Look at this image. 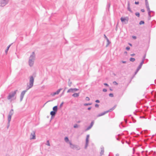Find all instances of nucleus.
Segmentation results:
<instances>
[{
  "label": "nucleus",
  "instance_id": "obj_1",
  "mask_svg": "<svg viewBox=\"0 0 156 156\" xmlns=\"http://www.w3.org/2000/svg\"><path fill=\"white\" fill-rule=\"evenodd\" d=\"M35 58V55L34 52H33L29 58V64L30 67H31L33 65Z\"/></svg>",
  "mask_w": 156,
  "mask_h": 156
},
{
  "label": "nucleus",
  "instance_id": "obj_2",
  "mask_svg": "<svg viewBox=\"0 0 156 156\" xmlns=\"http://www.w3.org/2000/svg\"><path fill=\"white\" fill-rule=\"evenodd\" d=\"M34 81V79L32 76H30V77L29 84L27 86V90H29L33 86Z\"/></svg>",
  "mask_w": 156,
  "mask_h": 156
},
{
  "label": "nucleus",
  "instance_id": "obj_3",
  "mask_svg": "<svg viewBox=\"0 0 156 156\" xmlns=\"http://www.w3.org/2000/svg\"><path fill=\"white\" fill-rule=\"evenodd\" d=\"M17 90H15L13 92H11V93H9V95L7 97V98L8 100H10L11 99V98L13 97L16 94V92L17 91Z\"/></svg>",
  "mask_w": 156,
  "mask_h": 156
},
{
  "label": "nucleus",
  "instance_id": "obj_4",
  "mask_svg": "<svg viewBox=\"0 0 156 156\" xmlns=\"http://www.w3.org/2000/svg\"><path fill=\"white\" fill-rule=\"evenodd\" d=\"M9 0H0V6L3 7L8 3Z\"/></svg>",
  "mask_w": 156,
  "mask_h": 156
},
{
  "label": "nucleus",
  "instance_id": "obj_5",
  "mask_svg": "<svg viewBox=\"0 0 156 156\" xmlns=\"http://www.w3.org/2000/svg\"><path fill=\"white\" fill-rule=\"evenodd\" d=\"M28 90H27V87L26 90H23L22 92L20 95V101H21L23 99V98L24 97V95L27 92Z\"/></svg>",
  "mask_w": 156,
  "mask_h": 156
},
{
  "label": "nucleus",
  "instance_id": "obj_6",
  "mask_svg": "<svg viewBox=\"0 0 156 156\" xmlns=\"http://www.w3.org/2000/svg\"><path fill=\"white\" fill-rule=\"evenodd\" d=\"M69 144L70 145V147L72 149H74V148H76L78 150H79L80 149L78 146L73 144L71 142H69Z\"/></svg>",
  "mask_w": 156,
  "mask_h": 156
},
{
  "label": "nucleus",
  "instance_id": "obj_7",
  "mask_svg": "<svg viewBox=\"0 0 156 156\" xmlns=\"http://www.w3.org/2000/svg\"><path fill=\"white\" fill-rule=\"evenodd\" d=\"M145 5L146 8L147 9V11H148V13L149 14V13H151V12H154L153 11H150L149 3L147 0H146V1H145Z\"/></svg>",
  "mask_w": 156,
  "mask_h": 156
},
{
  "label": "nucleus",
  "instance_id": "obj_8",
  "mask_svg": "<svg viewBox=\"0 0 156 156\" xmlns=\"http://www.w3.org/2000/svg\"><path fill=\"white\" fill-rule=\"evenodd\" d=\"M120 20L122 22L124 23L125 24H126L128 21L129 18L127 17L126 18L121 17Z\"/></svg>",
  "mask_w": 156,
  "mask_h": 156
},
{
  "label": "nucleus",
  "instance_id": "obj_9",
  "mask_svg": "<svg viewBox=\"0 0 156 156\" xmlns=\"http://www.w3.org/2000/svg\"><path fill=\"white\" fill-rule=\"evenodd\" d=\"M79 90L78 89L76 88H70L67 91V93H69L70 92H74L77 91Z\"/></svg>",
  "mask_w": 156,
  "mask_h": 156
},
{
  "label": "nucleus",
  "instance_id": "obj_10",
  "mask_svg": "<svg viewBox=\"0 0 156 156\" xmlns=\"http://www.w3.org/2000/svg\"><path fill=\"white\" fill-rule=\"evenodd\" d=\"M30 138L31 140L35 139V132L33 131L30 135Z\"/></svg>",
  "mask_w": 156,
  "mask_h": 156
},
{
  "label": "nucleus",
  "instance_id": "obj_11",
  "mask_svg": "<svg viewBox=\"0 0 156 156\" xmlns=\"http://www.w3.org/2000/svg\"><path fill=\"white\" fill-rule=\"evenodd\" d=\"M101 152H100V156H101L103 154H104V148L103 146H101Z\"/></svg>",
  "mask_w": 156,
  "mask_h": 156
},
{
  "label": "nucleus",
  "instance_id": "obj_12",
  "mask_svg": "<svg viewBox=\"0 0 156 156\" xmlns=\"http://www.w3.org/2000/svg\"><path fill=\"white\" fill-rule=\"evenodd\" d=\"M12 116L8 115V127L10 125V122L11 121V119Z\"/></svg>",
  "mask_w": 156,
  "mask_h": 156
},
{
  "label": "nucleus",
  "instance_id": "obj_13",
  "mask_svg": "<svg viewBox=\"0 0 156 156\" xmlns=\"http://www.w3.org/2000/svg\"><path fill=\"white\" fill-rule=\"evenodd\" d=\"M127 10L128 11H129L131 12H132V11L131 10V9L130 7V3H129V1L128 2V3H127Z\"/></svg>",
  "mask_w": 156,
  "mask_h": 156
},
{
  "label": "nucleus",
  "instance_id": "obj_14",
  "mask_svg": "<svg viewBox=\"0 0 156 156\" xmlns=\"http://www.w3.org/2000/svg\"><path fill=\"white\" fill-rule=\"evenodd\" d=\"M108 113V112L107 111H105L103 112H102L100 114H99L97 116L98 117H100V116H102V115H105V114H106V113Z\"/></svg>",
  "mask_w": 156,
  "mask_h": 156
},
{
  "label": "nucleus",
  "instance_id": "obj_15",
  "mask_svg": "<svg viewBox=\"0 0 156 156\" xmlns=\"http://www.w3.org/2000/svg\"><path fill=\"white\" fill-rule=\"evenodd\" d=\"M57 112H55L54 111H52L50 112V115L51 116V117H54L55 115Z\"/></svg>",
  "mask_w": 156,
  "mask_h": 156
},
{
  "label": "nucleus",
  "instance_id": "obj_16",
  "mask_svg": "<svg viewBox=\"0 0 156 156\" xmlns=\"http://www.w3.org/2000/svg\"><path fill=\"white\" fill-rule=\"evenodd\" d=\"M79 95V93H74L72 96L74 97H78Z\"/></svg>",
  "mask_w": 156,
  "mask_h": 156
},
{
  "label": "nucleus",
  "instance_id": "obj_17",
  "mask_svg": "<svg viewBox=\"0 0 156 156\" xmlns=\"http://www.w3.org/2000/svg\"><path fill=\"white\" fill-rule=\"evenodd\" d=\"M53 111H54L56 112H57L58 110V106H55L53 108Z\"/></svg>",
  "mask_w": 156,
  "mask_h": 156
},
{
  "label": "nucleus",
  "instance_id": "obj_18",
  "mask_svg": "<svg viewBox=\"0 0 156 156\" xmlns=\"http://www.w3.org/2000/svg\"><path fill=\"white\" fill-rule=\"evenodd\" d=\"M13 109H11L9 112V115L12 116L13 114Z\"/></svg>",
  "mask_w": 156,
  "mask_h": 156
},
{
  "label": "nucleus",
  "instance_id": "obj_19",
  "mask_svg": "<svg viewBox=\"0 0 156 156\" xmlns=\"http://www.w3.org/2000/svg\"><path fill=\"white\" fill-rule=\"evenodd\" d=\"M110 4L108 2L107 5V6L106 7V9H108L109 10V8H110Z\"/></svg>",
  "mask_w": 156,
  "mask_h": 156
},
{
  "label": "nucleus",
  "instance_id": "obj_20",
  "mask_svg": "<svg viewBox=\"0 0 156 156\" xmlns=\"http://www.w3.org/2000/svg\"><path fill=\"white\" fill-rule=\"evenodd\" d=\"M62 88H60L58 90H57L56 92H55V94H59L60 91H61V90H62Z\"/></svg>",
  "mask_w": 156,
  "mask_h": 156
},
{
  "label": "nucleus",
  "instance_id": "obj_21",
  "mask_svg": "<svg viewBox=\"0 0 156 156\" xmlns=\"http://www.w3.org/2000/svg\"><path fill=\"white\" fill-rule=\"evenodd\" d=\"M64 140L67 143H69V138L67 137H66L65 138Z\"/></svg>",
  "mask_w": 156,
  "mask_h": 156
},
{
  "label": "nucleus",
  "instance_id": "obj_22",
  "mask_svg": "<svg viewBox=\"0 0 156 156\" xmlns=\"http://www.w3.org/2000/svg\"><path fill=\"white\" fill-rule=\"evenodd\" d=\"M10 46H11V45L10 44V45H9L7 47V48L5 50V53L6 54H7V52L8 51L9 48V47H10Z\"/></svg>",
  "mask_w": 156,
  "mask_h": 156
},
{
  "label": "nucleus",
  "instance_id": "obj_23",
  "mask_svg": "<svg viewBox=\"0 0 156 156\" xmlns=\"http://www.w3.org/2000/svg\"><path fill=\"white\" fill-rule=\"evenodd\" d=\"M148 16H149L148 17V20H150L151 19V17L152 16H154V15H151V13H149H149H148Z\"/></svg>",
  "mask_w": 156,
  "mask_h": 156
},
{
  "label": "nucleus",
  "instance_id": "obj_24",
  "mask_svg": "<svg viewBox=\"0 0 156 156\" xmlns=\"http://www.w3.org/2000/svg\"><path fill=\"white\" fill-rule=\"evenodd\" d=\"M89 135H87V137L86 138V141L87 142H87H89Z\"/></svg>",
  "mask_w": 156,
  "mask_h": 156
},
{
  "label": "nucleus",
  "instance_id": "obj_25",
  "mask_svg": "<svg viewBox=\"0 0 156 156\" xmlns=\"http://www.w3.org/2000/svg\"><path fill=\"white\" fill-rule=\"evenodd\" d=\"M91 127L89 126H88L87 128L85 129V131H87L89 130L91 128Z\"/></svg>",
  "mask_w": 156,
  "mask_h": 156
},
{
  "label": "nucleus",
  "instance_id": "obj_26",
  "mask_svg": "<svg viewBox=\"0 0 156 156\" xmlns=\"http://www.w3.org/2000/svg\"><path fill=\"white\" fill-rule=\"evenodd\" d=\"M107 40V45H106V46H107L110 44L111 42L109 41L108 39L107 40Z\"/></svg>",
  "mask_w": 156,
  "mask_h": 156
},
{
  "label": "nucleus",
  "instance_id": "obj_27",
  "mask_svg": "<svg viewBox=\"0 0 156 156\" xmlns=\"http://www.w3.org/2000/svg\"><path fill=\"white\" fill-rule=\"evenodd\" d=\"M135 15L137 17H140V13L137 12H136L135 13Z\"/></svg>",
  "mask_w": 156,
  "mask_h": 156
},
{
  "label": "nucleus",
  "instance_id": "obj_28",
  "mask_svg": "<svg viewBox=\"0 0 156 156\" xmlns=\"http://www.w3.org/2000/svg\"><path fill=\"white\" fill-rule=\"evenodd\" d=\"M129 60L131 62H133L135 61V59L134 58H130Z\"/></svg>",
  "mask_w": 156,
  "mask_h": 156
},
{
  "label": "nucleus",
  "instance_id": "obj_29",
  "mask_svg": "<svg viewBox=\"0 0 156 156\" xmlns=\"http://www.w3.org/2000/svg\"><path fill=\"white\" fill-rule=\"evenodd\" d=\"M142 66L141 65H139L137 68V70H139L141 68Z\"/></svg>",
  "mask_w": 156,
  "mask_h": 156
},
{
  "label": "nucleus",
  "instance_id": "obj_30",
  "mask_svg": "<svg viewBox=\"0 0 156 156\" xmlns=\"http://www.w3.org/2000/svg\"><path fill=\"white\" fill-rule=\"evenodd\" d=\"M88 142H87H87L86 141V144H85V149H86L87 148V147L88 146Z\"/></svg>",
  "mask_w": 156,
  "mask_h": 156
},
{
  "label": "nucleus",
  "instance_id": "obj_31",
  "mask_svg": "<svg viewBox=\"0 0 156 156\" xmlns=\"http://www.w3.org/2000/svg\"><path fill=\"white\" fill-rule=\"evenodd\" d=\"M144 23V21H141L139 23L140 25H142Z\"/></svg>",
  "mask_w": 156,
  "mask_h": 156
},
{
  "label": "nucleus",
  "instance_id": "obj_32",
  "mask_svg": "<svg viewBox=\"0 0 156 156\" xmlns=\"http://www.w3.org/2000/svg\"><path fill=\"white\" fill-rule=\"evenodd\" d=\"M94 121H92L91 122L90 125V126L91 127H92L94 124Z\"/></svg>",
  "mask_w": 156,
  "mask_h": 156
},
{
  "label": "nucleus",
  "instance_id": "obj_33",
  "mask_svg": "<svg viewBox=\"0 0 156 156\" xmlns=\"http://www.w3.org/2000/svg\"><path fill=\"white\" fill-rule=\"evenodd\" d=\"M94 121H92L91 122L90 125V126L91 127H92L94 124Z\"/></svg>",
  "mask_w": 156,
  "mask_h": 156
},
{
  "label": "nucleus",
  "instance_id": "obj_34",
  "mask_svg": "<svg viewBox=\"0 0 156 156\" xmlns=\"http://www.w3.org/2000/svg\"><path fill=\"white\" fill-rule=\"evenodd\" d=\"M92 104V103H85L84 104V106H88Z\"/></svg>",
  "mask_w": 156,
  "mask_h": 156
},
{
  "label": "nucleus",
  "instance_id": "obj_35",
  "mask_svg": "<svg viewBox=\"0 0 156 156\" xmlns=\"http://www.w3.org/2000/svg\"><path fill=\"white\" fill-rule=\"evenodd\" d=\"M109 96L110 97H113L114 96L113 94L112 93L109 94Z\"/></svg>",
  "mask_w": 156,
  "mask_h": 156
},
{
  "label": "nucleus",
  "instance_id": "obj_36",
  "mask_svg": "<svg viewBox=\"0 0 156 156\" xmlns=\"http://www.w3.org/2000/svg\"><path fill=\"white\" fill-rule=\"evenodd\" d=\"M46 144L48 146H50V143H49V140H47V142H46Z\"/></svg>",
  "mask_w": 156,
  "mask_h": 156
},
{
  "label": "nucleus",
  "instance_id": "obj_37",
  "mask_svg": "<svg viewBox=\"0 0 156 156\" xmlns=\"http://www.w3.org/2000/svg\"><path fill=\"white\" fill-rule=\"evenodd\" d=\"M144 60H142V61L141 62H140V65H141L142 66L143 64L144 63Z\"/></svg>",
  "mask_w": 156,
  "mask_h": 156
},
{
  "label": "nucleus",
  "instance_id": "obj_38",
  "mask_svg": "<svg viewBox=\"0 0 156 156\" xmlns=\"http://www.w3.org/2000/svg\"><path fill=\"white\" fill-rule=\"evenodd\" d=\"M113 110H114L112 108H110V109H109V110H107V111H108V112H111Z\"/></svg>",
  "mask_w": 156,
  "mask_h": 156
},
{
  "label": "nucleus",
  "instance_id": "obj_39",
  "mask_svg": "<svg viewBox=\"0 0 156 156\" xmlns=\"http://www.w3.org/2000/svg\"><path fill=\"white\" fill-rule=\"evenodd\" d=\"M73 127L74 128H77L78 127V125L77 124H75L74 125Z\"/></svg>",
  "mask_w": 156,
  "mask_h": 156
},
{
  "label": "nucleus",
  "instance_id": "obj_40",
  "mask_svg": "<svg viewBox=\"0 0 156 156\" xmlns=\"http://www.w3.org/2000/svg\"><path fill=\"white\" fill-rule=\"evenodd\" d=\"M146 54H145L144 55V56L143 57V58L142 59V60H144H144L145 59V58H146Z\"/></svg>",
  "mask_w": 156,
  "mask_h": 156
},
{
  "label": "nucleus",
  "instance_id": "obj_41",
  "mask_svg": "<svg viewBox=\"0 0 156 156\" xmlns=\"http://www.w3.org/2000/svg\"><path fill=\"white\" fill-rule=\"evenodd\" d=\"M55 95H56V94L55 92L51 94V95H52V96H54Z\"/></svg>",
  "mask_w": 156,
  "mask_h": 156
},
{
  "label": "nucleus",
  "instance_id": "obj_42",
  "mask_svg": "<svg viewBox=\"0 0 156 156\" xmlns=\"http://www.w3.org/2000/svg\"><path fill=\"white\" fill-rule=\"evenodd\" d=\"M130 49V47L129 46H127L126 48V49L127 50H129Z\"/></svg>",
  "mask_w": 156,
  "mask_h": 156
},
{
  "label": "nucleus",
  "instance_id": "obj_43",
  "mask_svg": "<svg viewBox=\"0 0 156 156\" xmlns=\"http://www.w3.org/2000/svg\"><path fill=\"white\" fill-rule=\"evenodd\" d=\"M86 100L87 101H89L90 100V98L88 97H87L86 98Z\"/></svg>",
  "mask_w": 156,
  "mask_h": 156
},
{
  "label": "nucleus",
  "instance_id": "obj_44",
  "mask_svg": "<svg viewBox=\"0 0 156 156\" xmlns=\"http://www.w3.org/2000/svg\"><path fill=\"white\" fill-rule=\"evenodd\" d=\"M95 106L96 108H98L99 107V105L98 104H95Z\"/></svg>",
  "mask_w": 156,
  "mask_h": 156
},
{
  "label": "nucleus",
  "instance_id": "obj_45",
  "mask_svg": "<svg viewBox=\"0 0 156 156\" xmlns=\"http://www.w3.org/2000/svg\"><path fill=\"white\" fill-rule=\"evenodd\" d=\"M113 83L115 84V85H117L118 84V83H117V82L116 81H114L113 82Z\"/></svg>",
  "mask_w": 156,
  "mask_h": 156
},
{
  "label": "nucleus",
  "instance_id": "obj_46",
  "mask_svg": "<svg viewBox=\"0 0 156 156\" xmlns=\"http://www.w3.org/2000/svg\"><path fill=\"white\" fill-rule=\"evenodd\" d=\"M103 91L104 92H106L107 91V90L106 89L104 88L103 89Z\"/></svg>",
  "mask_w": 156,
  "mask_h": 156
},
{
  "label": "nucleus",
  "instance_id": "obj_47",
  "mask_svg": "<svg viewBox=\"0 0 156 156\" xmlns=\"http://www.w3.org/2000/svg\"><path fill=\"white\" fill-rule=\"evenodd\" d=\"M104 37L105 39H106V40H107L108 38L106 37V36L105 35V34L104 35Z\"/></svg>",
  "mask_w": 156,
  "mask_h": 156
},
{
  "label": "nucleus",
  "instance_id": "obj_48",
  "mask_svg": "<svg viewBox=\"0 0 156 156\" xmlns=\"http://www.w3.org/2000/svg\"><path fill=\"white\" fill-rule=\"evenodd\" d=\"M95 102L96 103H99L100 101L98 100H97L95 101Z\"/></svg>",
  "mask_w": 156,
  "mask_h": 156
},
{
  "label": "nucleus",
  "instance_id": "obj_49",
  "mask_svg": "<svg viewBox=\"0 0 156 156\" xmlns=\"http://www.w3.org/2000/svg\"><path fill=\"white\" fill-rule=\"evenodd\" d=\"M135 4L136 5H138L139 4V2H135Z\"/></svg>",
  "mask_w": 156,
  "mask_h": 156
},
{
  "label": "nucleus",
  "instance_id": "obj_50",
  "mask_svg": "<svg viewBox=\"0 0 156 156\" xmlns=\"http://www.w3.org/2000/svg\"><path fill=\"white\" fill-rule=\"evenodd\" d=\"M104 84L105 85V86H107V87H108V84L107 83H104Z\"/></svg>",
  "mask_w": 156,
  "mask_h": 156
},
{
  "label": "nucleus",
  "instance_id": "obj_51",
  "mask_svg": "<svg viewBox=\"0 0 156 156\" xmlns=\"http://www.w3.org/2000/svg\"><path fill=\"white\" fill-rule=\"evenodd\" d=\"M141 11L142 12H144L145 11V10L144 9H141Z\"/></svg>",
  "mask_w": 156,
  "mask_h": 156
},
{
  "label": "nucleus",
  "instance_id": "obj_52",
  "mask_svg": "<svg viewBox=\"0 0 156 156\" xmlns=\"http://www.w3.org/2000/svg\"><path fill=\"white\" fill-rule=\"evenodd\" d=\"M116 105H115L112 108L113 109V110H114L115 108H116Z\"/></svg>",
  "mask_w": 156,
  "mask_h": 156
},
{
  "label": "nucleus",
  "instance_id": "obj_53",
  "mask_svg": "<svg viewBox=\"0 0 156 156\" xmlns=\"http://www.w3.org/2000/svg\"><path fill=\"white\" fill-rule=\"evenodd\" d=\"M139 70H137V69H136L135 73V74H136L138 72V71H139Z\"/></svg>",
  "mask_w": 156,
  "mask_h": 156
},
{
  "label": "nucleus",
  "instance_id": "obj_54",
  "mask_svg": "<svg viewBox=\"0 0 156 156\" xmlns=\"http://www.w3.org/2000/svg\"><path fill=\"white\" fill-rule=\"evenodd\" d=\"M122 62L123 63H126V61H122Z\"/></svg>",
  "mask_w": 156,
  "mask_h": 156
},
{
  "label": "nucleus",
  "instance_id": "obj_55",
  "mask_svg": "<svg viewBox=\"0 0 156 156\" xmlns=\"http://www.w3.org/2000/svg\"><path fill=\"white\" fill-rule=\"evenodd\" d=\"M63 102H62L61 104L60 105V107H61L63 105Z\"/></svg>",
  "mask_w": 156,
  "mask_h": 156
},
{
  "label": "nucleus",
  "instance_id": "obj_56",
  "mask_svg": "<svg viewBox=\"0 0 156 156\" xmlns=\"http://www.w3.org/2000/svg\"><path fill=\"white\" fill-rule=\"evenodd\" d=\"M133 38H134L135 39H136V37L135 36H133Z\"/></svg>",
  "mask_w": 156,
  "mask_h": 156
},
{
  "label": "nucleus",
  "instance_id": "obj_57",
  "mask_svg": "<svg viewBox=\"0 0 156 156\" xmlns=\"http://www.w3.org/2000/svg\"><path fill=\"white\" fill-rule=\"evenodd\" d=\"M91 107H88V108H87V109L88 110H90L91 109Z\"/></svg>",
  "mask_w": 156,
  "mask_h": 156
},
{
  "label": "nucleus",
  "instance_id": "obj_58",
  "mask_svg": "<svg viewBox=\"0 0 156 156\" xmlns=\"http://www.w3.org/2000/svg\"><path fill=\"white\" fill-rule=\"evenodd\" d=\"M116 138V139L117 140H119V138H117L116 136H115Z\"/></svg>",
  "mask_w": 156,
  "mask_h": 156
},
{
  "label": "nucleus",
  "instance_id": "obj_59",
  "mask_svg": "<svg viewBox=\"0 0 156 156\" xmlns=\"http://www.w3.org/2000/svg\"><path fill=\"white\" fill-rule=\"evenodd\" d=\"M135 55L134 54H131L130 55L132 56H133Z\"/></svg>",
  "mask_w": 156,
  "mask_h": 156
},
{
  "label": "nucleus",
  "instance_id": "obj_60",
  "mask_svg": "<svg viewBox=\"0 0 156 156\" xmlns=\"http://www.w3.org/2000/svg\"><path fill=\"white\" fill-rule=\"evenodd\" d=\"M115 156H119V154H116Z\"/></svg>",
  "mask_w": 156,
  "mask_h": 156
},
{
  "label": "nucleus",
  "instance_id": "obj_61",
  "mask_svg": "<svg viewBox=\"0 0 156 156\" xmlns=\"http://www.w3.org/2000/svg\"><path fill=\"white\" fill-rule=\"evenodd\" d=\"M129 44L131 46H132V44L130 43H129Z\"/></svg>",
  "mask_w": 156,
  "mask_h": 156
},
{
  "label": "nucleus",
  "instance_id": "obj_62",
  "mask_svg": "<svg viewBox=\"0 0 156 156\" xmlns=\"http://www.w3.org/2000/svg\"><path fill=\"white\" fill-rule=\"evenodd\" d=\"M152 12V13H153V14H152V15H154V12Z\"/></svg>",
  "mask_w": 156,
  "mask_h": 156
},
{
  "label": "nucleus",
  "instance_id": "obj_63",
  "mask_svg": "<svg viewBox=\"0 0 156 156\" xmlns=\"http://www.w3.org/2000/svg\"><path fill=\"white\" fill-rule=\"evenodd\" d=\"M118 136H120V134H119L118 135Z\"/></svg>",
  "mask_w": 156,
  "mask_h": 156
},
{
  "label": "nucleus",
  "instance_id": "obj_64",
  "mask_svg": "<svg viewBox=\"0 0 156 156\" xmlns=\"http://www.w3.org/2000/svg\"><path fill=\"white\" fill-rule=\"evenodd\" d=\"M6 156H10L9 155H6Z\"/></svg>",
  "mask_w": 156,
  "mask_h": 156
}]
</instances>
